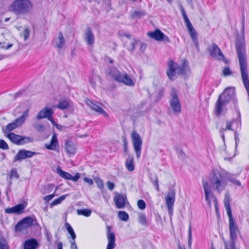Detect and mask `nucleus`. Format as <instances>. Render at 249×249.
I'll list each match as a JSON object with an SVG mask.
<instances>
[{"mask_svg": "<svg viewBox=\"0 0 249 249\" xmlns=\"http://www.w3.org/2000/svg\"><path fill=\"white\" fill-rule=\"evenodd\" d=\"M235 89L234 87H228L220 94L218 97L215 105L214 114L219 116L224 110L223 107H225L232 100L234 105L237 103V99L235 97Z\"/></svg>", "mask_w": 249, "mask_h": 249, "instance_id": "nucleus-1", "label": "nucleus"}, {"mask_svg": "<svg viewBox=\"0 0 249 249\" xmlns=\"http://www.w3.org/2000/svg\"><path fill=\"white\" fill-rule=\"evenodd\" d=\"M235 49L238 58L247 57L245 37V16L244 14L242 18L241 34L237 33L235 37Z\"/></svg>", "mask_w": 249, "mask_h": 249, "instance_id": "nucleus-2", "label": "nucleus"}, {"mask_svg": "<svg viewBox=\"0 0 249 249\" xmlns=\"http://www.w3.org/2000/svg\"><path fill=\"white\" fill-rule=\"evenodd\" d=\"M33 8L30 0H15L10 6L11 10L17 15H26Z\"/></svg>", "mask_w": 249, "mask_h": 249, "instance_id": "nucleus-3", "label": "nucleus"}, {"mask_svg": "<svg viewBox=\"0 0 249 249\" xmlns=\"http://www.w3.org/2000/svg\"><path fill=\"white\" fill-rule=\"evenodd\" d=\"M210 182L213 189L218 193L223 191L227 185V183L224 180L221 173L217 169L212 170Z\"/></svg>", "mask_w": 249, "mask_h": 249, "instance_id": "nucleus-4", "label": "nucleus"}, {"mask_svg": "<svg viewBox=\"0 0 249 249\" xmlns=\"http://www.w3.org/2000/svg\"><path fill=\"white\" fill-rule=\"evenodd\" d=\"M7 137L14 144L20 145H23L33 141V138L22 135L16 134L10 132L7 135Z\"/></svg>", "mask_w": 249, "mask_h": 249, "instance_id": "nucleus-5", "label": "nucleus"}, {"mask_svg": "<svg viewBox=\"0 0 249 249\" xmlns=\"http://www.w3.org/2000/svg\"><path fill=\"white\" fill-rule=\"evenodd\" d=\"M29 109L27 108L20 117L16 119L14 122L8 124L5 127V132H11L14 129L21 126L29 115Z\"/></svg>", "mask_w": 249, "mask_h": 249, "instance_id": "nucleus-6", "label": "nucleus"}, {"mask_svg": "<svg viewBox=\"0 0 249 249\" xmlns=\"http://www.w3.org/2000/svg\"><path fill=\"white\" fill-rule=\"evenodd\" d=\"M131 138L137 158L139 159L141 155L142 140L140 135L135 131H132Z\"/></svg>", "mask_w": 249, "mask_h": 249, "instance_id": "nucleus-7", "label": "nucleus"}, {"mask_svg": "<svg viewBox=\"0 0 249 249\" xmlns=\"http://www.w3.org/2000/svg\"><path fill=\"white\" fill-rule=\"evenodd\" d=\"M224 206L229 219V229L238 228L237 224L232 216L229 197L227 194L225 195L224 198Z\"/></svg>", "mask_w": 249, "mask_h": 249, "instance_id": "nucleus-8", "label": "nucleus"}, {"mask_svg": "<svg viewBox=\"0 0 249 249\" xmlns=\"http://www.w3.org/2000/svg\"><path fill=\"white\" fill-rule=\"evenodd\" d=\"M170 105L171 108L175 112H181V105L177 93V90L173 88L170 94Z\"/></svg>", "mask_w": 249, "mask_h": 249, "instance_id": "nucleus-9", "label": "nucleus"}, {"mask_svg": "<svg viewBox=\"0 0 249 249\" xmlns=\"http://www.w3.org/2000/svg\"><path fill=\"white\" fill-rule=\"evenodd\" d=\"M230 240L225 241V249H236V241L237 240V234L240 232L239 228L229 229Z\"/></svg>", "mask_w": 249, "mask_h": 249, "instance_id": "nucleus-10", "label": "nucleus"}, {"mask_svg": "<svg viewBox=\"0 0 249 249\" xmlns=\"http://www.w3.org/2000/svg\"><path fill=\"white\" fill-rule=\"evenodd\" d=\"M38 154L39 153L24 149H20L18 152L17 155L14 157L13 162L14 163L17 161L21 162L26 159L31 158L33 156Z\"/></svg>", "mask_w": 249, "mask_h": 249, "instance_id": "nucleus-11", "label": "nucleus"}, {"mask_svg": "<svg viewBox=\"0 0 249 249\" xmlns=\"http://www.w3.org/2000/svg\"><path fill=\"white\" fill-rule=\"evenodd\" d=\"M147 35L157 41H163L165 43H170V38L162 33L159 29H156L153 32H148Z\"/></svg>", "mask_w": 249, "mask_h": 249, "instance_id": "nucleus-12", "label": "nucleus"}, {"mask_svg": "<svg viewBox=\"0 0 249 249\" xmlns=\"http://www.w3.org/2000/svg\"><path fill=\"white\" fill-rule=\"evenodd\" d=\"M105 74L113 80L118 82L123 73L116 67L110 66L106 69Z\"/></svg>", "mask_w": 249, "mask_h": 249, "instance_id": "nucleus-13", "label": "nucleus"}, {"mask_svg": "<svg viewBox=\"0 0 249 249\" xmlns=\"http://www.w3.org/2000/svg\"><path fill=\"white\" fill-rule=\"evenodd\" d=\"M56 172L61 178L66 180H71L77 181L80 178L81 174L76 173L74 176H72L70 173L63 171L60 166L56 168Z\"/></svg>", "mask_w": 249, "mask_h": 249, "instance_id": "nucleus-14", "label": "nucleus"}, {"mask_svg": "<svg viewBox=\"0 0 249 249\" xmlns=\"http://www.w3.org/2000/svg\"><path fill=\"white\" fill-rule=\"evenodd\" d=\"M111 226H107V238L108 244L106 249H114L116 247L115 235L114 233L111 231Z\"/></svg>", "mask_w": 249, "mask_h": 249, "instance_id": "nucleus-15", "label": "nucleus"}, {"mask_svg": "<svg viewBox=\"0 0 249 249\" xmlns=\"http://www.w3.org/2000/svg\"><path fill=\"white\" fill-rule=\"evenodd\" d=\"M26 206L27 204L19 203L12 207L6 208L5 213L9 214L16 213L19 214L23 213Z\"/></svg>", "mask_w": 249, "mask_h": 249, "instance_id": "nucleus-16", "label": "nucleus"}, {"mask_svg": "<svg viewBox=\"0 0 249 249\" xmlns=\"http://www.w3.org/2000/svg\"><path fill=\"white\" fill-rule=\"evenodd\" d=\"M22 222L26 226L27 229L34 226V227H39L37 219L34 215L31 216H26L21 219Z\"/></svg>", "mask_w": 249, "mask_h": 249, "instance_id": "nucleus-17", "label": "nucleus"}, {"mask_svg": "<svg viewBox=\"0 0 249 249\" xmlns=\"http://www.w3.org/2000/svg\"><path fill=\"white\" fill-rule=\"evenodd\" d=\"M176 65L172 60H170L168 63L169 68L166 73L169 78L171 80H174L177 78L176 72H177V66Z\"/></svg>", "mask_w": 249, "mask_h": 249, "instance_id": "nucleus-18", "label": "nucleus"}, {"mask_svg": "<svg viewBox=\"0 0 249 249\" xmlns=\"http://www.w3.org/2000/svg\"><path fill=\"white\" fill-rule=\"evenodd\" d=\"M127 200L126 196L121 194H117L114 197V201L116 206L118 209H123L125 205V201Z\"/></svg>", "mask_w": 249, "mask_h": 249, "instance_id": "nucleus-19", "label": "nucleus"}, {"mask_svg": "<svg viewBox=\"0 0 249 249\" xmlns=\"http://www.w3.org/2000/svg\"><path fill=\"white\" fill-rule=\"evenodd\" d=\"M207 50L210 55L213 58L217 59L218 57L223 55L222 52L215 43H213L211 46L208 47Z\"/></svg>", "mask_w": 249, "mask_h": 249, "instance_id": "nucleus-20", "label": "nucleus"}, {"mask_svg": "<svg viewBox=\"0 0 249 249\" xmlns=\"http://www.w3.org/2000/svg\"><path fill=\"white\" fill-rule=\"evenodd\" d=\"M53 113L54 112L52 108L45 107L38 113L36 118L37 120H40L45 118L48 119L51 116L53 115Z\"/></svg>", "mask_w": 249, "mask_h": 249, "instance_id": "nucleus-21", "label": "nucleus"}, {"mask_svg": "<svg viewBox=\"0 0 249 249\" xmlns=\"http://www.w3.org/2000/svg\"><path fill=\"white\" fill-rule=\"evenodd\" d=\"M84 39L89 46H92L95 43L94 35L89 27H87L86 28Z\"/></svg>", "mask_w": 249, "mask_h": 249, "instance_id": "nucleus-22", "label": "nucleus"}, {"mask_svg": "<svg viewBox=\"0 0 249 249\" xmlns=\"http://www.w3.org/2000/svg\"><path fill=\"white\" fill-rule=\"evenodd\" d=\"M86 103L91 109L95 111L100 114H102L106 118H108L109 117L108 114L100 106L94 103L91 100L88 99Z\"/></svg>", "mask_w": 249, "mask_h": 249, "instance_id": "nucleus-23", "label": "nucleus"}, {"mask_svg": "<svg viewBox=\"0 0 249 249\" xmlns=\"http://www.w3.org/2000/svg\"><path fill=\"white\" fill-rule=\"evenodd\" d=\"M23 245V249H37L39 247L38 242L34 238L25 240Z\"/></svg>", "mask_w": 249, "mask_h": 249, "instance_id": "nucleus-24", "label": "nucleus"}, {"mask_svg": "<svg viewBox=\"0 0 249 249\" xmlns=\"http://www.w3.org/2000/svg\"><path fill=\"white\" fill-rule=\"evenodd\" d=\"M45 147L46 149L51 150H57L59 148L58 140L56 134L54 133L52 137L50 144H45Z\"/></svg>", "mask_w": 249, "mask_h": 249, "instance_id": "nucleus-25", "label": "nucleus"}, {"mask_svg": "<svg viewBox=\"0 0 249 249\" xmlns=\"http://www.w3.org/2000/svg\"><path fill=\"white\" fill-rule=\"evenodd\" d=\"M65 149L68 154L74 155L76 153V146L74 143L71 140H66L65 143Z\"/></svg>", "mask_w": 249, "mask_h": 249, "instance_id": "nucleus-26", "label": "nucleus"}, {"mask_svg": "<svg viewBox=\"0 0 249 249\" xmlns=\"http://www.w3.org/2000/svg\"><path fill=\"white\" fill-rule=\"evenodd\" d=\"M167 206H174L175 201V191L174 189H170L165 197Z\"/></svg>", "mask_w": 249, "mask_h": 249, "instance_id": "nucleus-27", "label": "nucleus"}, {"mask_svg": "<svg viewBox=\"0 0 249 249\" xmlns=\"http://www.w3.org/2000/svg\"><path fill=\"white\" fill-rule=\"evenodd\" d=\"M118 82L123 83L125 85L129 86H133L135 85V83L132 79L126 73H123Z\"/></svg>", "mask_w": 249, "mask_h": 249, "instance_id": "nucleus-28", "label": "nucleus"}, {"mask_svg": "<svg viewBox=\"0 0 249 249\" xmlns=\"http://www.w3.org/2000/svg\"><path fill=\"white\" fill-rule=\"evenodd\" d=\"M202 184L204 191L205 199L209 203H210L211 201L209 199V195L211 192V186L209 184L207 181L204 180L202 181Z\"/></svg>", "mask_w": 249, "mask_h": 249, "instance_id": "nucleus-29", "label": "nucleus"}, {"mask_svg": "<svg viewBox=\"0 0 249 249\" xmlns=\"http://www.w3.org/2000/svg\"><path fill=\"white\" fill-rule=\"evenodd\" d=\"M125 163L126 167L129 171L132 172L134 170V158L132 155H128Z\"/></svg>", "mask_w": 249, "mask_h": 249, "instance_id": "nucleus-30", "label": "nucleus"}, {"mask_svg": "<svg viewBox=\"0 0 249 249\" xmlns=\"http://www.w3.org/2000/svg\"><path fill=\"white\" fill-rule=\"evenodd\" d=\"M138 223L142 226L148 227L149 221L147 218L146 215L144 213H140L138 216Z\"/></svg>", "mask_w": 249, "mask_h": 249, "instance_id": "nucleus-31", "label": "nucleus"}, {"mask_svg": "<svg viewBox=\"0 0 249 249\" xmlns=\"http://www.w3.org/2000/svg\"><path fill=\"white\" fill-rule=\"evenodd\" d=\"M226 180L232 183L233 185L238 187L241 186L240 181L239 180L235 178H234V175H231L228 173H226Z\"/></svg>", "mask_w": 249, "mask_h": 249, "instance_id": "nucleus-32", "label": "nucleus"}, {"mask_svg": "<svg viewBox=\"0 0 249 249\" xmlns=\"http://www.w3.org/2000/svg\"><path fill=\"white\" fill-rule=\"evenodd\" d=\"M234 107L236 110V112L237 115V119L236 120H234L235 121V122L237 123V127H239L240 129H241V114L240 110L238 108L237 103L234 105Z\"/></svg>", "mask_w": 249, "mask_h": 249, "instance_id": "nucleus-33", "label": "nucleus"}, {"mask_svg": "<svg viewBox=\"0 0 249 249\" xmlns=\"http://www.w3.org/2000/svg\"><path fill=\"white\" fill-rule=\"evenodd\" d=\"M68 195H65L60 196L59 197L54 199L50 204V207H53L54 206L60 204L63 200H64Z\"/></svg>", "mask_w": 249, "mask_h": 249, "instance_id": "nucleus-34", "label": "nucleus"}, {"mask_svg": "<svg viewBox=\"0 0 249 249\" xmlns=\"http://www.w3.org/2000/svg\"><path fill=\"white\" fill-rule=\"evenodd\" d=\"M69 102L65 99L60 100L57 105V107L61 110H64L69 107Z\"/></svg>", "mask_w": 249, "mask_h": 249, "instance_id": "nucleus-35", "label": "nucleus"}, {"mask_svg": "<svg viewBox=\"0 0 249 249\" xmlns=\"http://www.w3.org/2000/svg\"><path fill=\"white\" fill-rule=\"evenodd\" d=\"M77 213L78 215H82L86 217H89L91 213V210L88 209H77Z\"/></svg>", "mask_w": 249, "mask_h": 249, "instance_id": "nucleus-36", "label": "nucleus"}, {"mask_svg": "<svg viewBox=\"0 0 249 249\" xmlns=\"http://www.w3.org/2000/svg\"><path fill=\"white\" fill-rule=\"evenodd\" d=\"M27 230L26 226L22 222V220L19 221L16 225L15 227V231L17 232H21L23 231Z\"/></svg>", "mask_w": 249, "mask_h": 249, "instance_id": "nucleus-37", "label": "nucleus"}, {"mask_svg": "<svg viewBox=\"0 0 249 249\" xmlns=\"http://www.w3.org/2000/svg\"><path fill=\"white\" fill-rule=\"evenodd\" d=\"M177 73L178 74L185 75L186 74L187 66L185 63H183L180 67L177 64Z\"/></svg>", "mask_w": 249, "mask_h": 249, "instance_id": "nucleus-38", "label": "nucleus"}, {"mask_svg": "<svg viewBox=\"0 0 249 249\" xmlns=\"http://www.w3.org/2000/svg\"><path fill=\"white\" fill-rule=\"evenodd\" d=\"M118 218L124 221H127L129 219V215L125 211H120L118 212Z\"/></svg>", "mask_w": 249, "mask_h": 249, "instance_id": "nucleus-39", "label": "nucleus"}, {"mask_svg": "<svg viewBox=\"0 0 249 249\" xmlns=\"http://www.w3.org/2000/svg\"><path fill=\"white\" fill-rule=\"evenodd\" d=\"M122 140H123V142L124 152L127 156H128V155H131V154H129V150L128 149V142H127V139L125 136H123Z\"/></svg>", "mask_w": 249, "mask_h": 249, "instance_id": "nucleus-40", "label": "nucleus"}, {"mask_svg": "<svg viewBox=\"0 0 249 249\" xmlns=\"http://www.w3.org/2000/svg\"><path fill=\"white\" fill-rule=\"evenodd\" d=\"M59 42L56 44V47L61 49L63 47L65 42V39L62 33H59L58 35Z\"/></svg>", "mask_w": 249, "mask_h": 249, "instance_id": "nucleus-41", "label": "nucleus"}, {"mask_svg": "<svg viewBox=\"0 0 249 249\" xmlns=\"http://www.w3.org/2000/svg\"><path fill=\"white\" fill-rule=\"evenodd\" d=\"M65 227L69 232V233L71 235V236H72L73 237H75L76 236V234L72 228L71 225L68 223L66 222L65 223Z\"/></svg>", "mask_w": 249, "mask_h": 249, "instance_id": "nucleus-42", "label": "nucleus"}, {"mask_svg": "<svg viewBox=\"0 0 249 249\" xmlns=\"http://www.w3.org/2000/svg\"><path fill=\"white\" fill-rule=\"evenodd\" d=\"M145 15V11L143 10L142 11H135L132 14L131 17L132 18H141L142 16Z\"/></svg>", "mask_w": 249, "mask_h": 249, "instance_id": "nucleus-43", "label": "nucleus"}, {"mask_svg": "<svg viewBox=\"0 0 249 249\" xmlns=\"http://www.w3.org/2000/svg\"><path fill=\"white\" fill-rule=\"evenodd\" d=\"M9 177H10V179H12L13 178H16V179H18L19 178V175L18 174L16 168H13L11 170Z\"/></svg>", "mask_w": 249, "mask_h": 249, "instance_id": "nucleus-44", "label": "nucleus"}, {"mask_svg": "<svg viewBox=\"0 0 249 249\" xmlns=\"http://www.w3.org/2000/svg\"><path fill=\"white\" fill-rule=\"evenodd\" d=\"M54 187V185L53 184H48L43 187V191L44 193H50L53 188Z\"/></svg>", "mask_w": 249, "mask_h": 249, "instance_id": "nucleus-45", "label": "nucleus"}, {"mask_svg": "<svg viewBox=\"0 0 249 249\" xmlns=\"http://www.w3.org/2000/svg\"><path fill=\"white\" fill-rule=\"evenodd\" d=\"M139 42V40L138 39L134 38L133 41L130 44V46H129V48H128V50L129 51L133 52V51L135 49L136 45L138 44Z\"/></svg>", "mask_w": 249, "mask_h": 249, "instance_id": "nucleus-46", "label": "nucleus"}, {"mask_svg": "<svg viewBox=\"0 0 249 249\" xmlns=\"http://www.w3.org/2000/svg\"><path fill=\"white\" fill-rule=\"evenodd\" d=\"M0 249H10L6 240L3 238L0 239Z\"/></svg>", "mask_w": 249, "mask_h": 249, "instance_id": "nucleus-47", "label": "nucleus"}, {"mask_svg": "<svg viewBox=\"0 0 249 249\" xmlns=\"http://www.w3.org/2000/svg\"><path fill=\"white\" fill-rule=\"evenodd\" d=\"M187 29L191 38L197 36V33L193 26Z\"/></svg>", "mask_w": 249, "mask_h": 249, "instance_id": "nucleus-48", "label": "nucleus"}, {"mask_svg": "<svg viewBox=\"0 0 249 249\" xmlns=\"http://www.w3.org/2000/svg\"><path fill=\"white\" fill-rule=\"evenodd\" d=\"M137 205L138 208L141 210H144L146 208V203L142 199H140L137 201Z\"/></svg>", "mask_w": 249, "mask_h": 249, "instance_id": "nucleus-49", "label": "nucleus"}, {"mask_svg": "<svg viewBox=\"0 0 249 249\" xmlns=\"http://www.w3.org/2000/svg\"><path fill=\"white\" fill-rule=\"evenodd\" d=\"M0 148L2 150H7L9 148L8 144L3 140H0Z\"/></svg>", "mask_w": 249, "mask_h": 249, "instance_id": "nucleus-50", "label": "nucleus"}, {"mask_svg": "<svg viewBox=\"0 0 249 249\" xmlns=\"http://www.w3.org/2000/svg\"><path fill=\"white\" fill-rule=\"evenodd\" d=\"M188 247L189 248L191 247L192 243V231H191V225L189 226V231H188Z\"/></svg>", "mask_w": 249, "mask_h": 249, "instance_id": "nucleus-51", "label": "nucleus"}, {"mask_svg": "<svg viewBox=\"0 0 249 249\" xmlns=\"http://www.w3.org/2000/svg\"><path fill=\"white\" fill-rule=\"evenodd\" d=\"M192 39L193 40V42L194 45L195 46L197 51L198 52H199L200 49H199V43H198L197 36L192 37Z\"/></svg>", "mask_w": 249, "mask_h": 249, "instance_id": "nucleus-52", "label": "nucleus"}, {"mask_svg": "<svg viewBox=\"0 0 249 249\" xmlns=\"http://www.w3.org/2000/svg\"><path fill=\"white\" fill-rule=\"evenodd\" d=\"M223 74L224 76H229L232 74L231 71L229 67H226L224 68L223 71Z\"/></svg>", "mask_w": 249, "mask_h": 249, "instance_id": "nucleus-53", "label": "nucleus"}, {"mask_svg": "<svg viewBox=\"0 0 249 249\" xmlns=\"http://www.w3.org/2000/svg\"><path fill=\"white\" fill-rule=\"evenodd\" d=\"M155 221L157 224H162V220L161 216L158 213H155Z\"/></svg>", "mask_w": 249, "mask_h": 249, "instance_id": "nucleus-54", "label": "nucleus"}, {"mask_svg": "<svg viewBox=\"0 0 249 249\" xmlns=\"http://www.w3.org/2000/svg\"><path fill=\"white\" fill-rule=\"evenodd\" d=\"M235 122L234 120H233L232 121H227L226 122L227 126L225 128H223L222 129L224 131H226L227 130H232L233 131L234 130L231 128V125L233 122Z\"/></svg>", "mask_w": 249, "mask_h": 249, "instance_id": "nucleus-55", "label": "nucleus"}, {"mask_svg": "<svg viewBox=\"0 0 249 249\" xmlns=\"http://www.w3.org/2000/svg\"><path fill=\"white\" fill-rule=\"evenodd\" d=\"M154 179H155L154 181L152 183L153 184V185L155 187L156 190L158 191H159L160 190H159V180H158V178L157 175H156L154 176Z\"/></svg>", "mask_w": 249, "mask_h": 249, "instance_id": "nucleus-56", "label": "nucleus"}, {"mask_svg": "<svg viewBox=\"0 0 249 249\" xmlns=\"http://www.w3.org/2000/svg\"><path fill=\"white\" fill-rule=\"evenodd\" d=\"M234 140H235V149H236L238 146V144L239 142V141H240L239 138L238 137L239 134L237 133L236 130L234 131Z\"/></svg>", "mask_w": 249, "mask_h": 249, "instance_id": "nucleus-57", "label": "nucleus"}, {"mask_svg": "<svg viewBox=\"0 0 249 249\" xmlns=\"http://www.w3.org/2000/svg\"><path fill=\"white\" fill-rule=\"evenodd\" d=\"M217 60L223 61L226 64H228L230 63V61L225 58L223 53V55H222V56L217 57Z\"/></svg>", "mask_w": 249, "mask_h": 249, "instance_id": "nucleus-58", "label": "nucleus"}, {"mask_svg": "<svg viewBox=\"0 0 249 249\" xmlns=\"http://www.w3.org/2000/svg\"><path fill=\"white\" fill-rule=\"evenodd\" d=\"M96 182L97 183V184L98 185V186L99 187V188L100 189L103 188V187H104V184L103 183L102 180L101 178H98L96 180Z\"/></svg>", "mask_w": 249, "mask_h": 249, "instance_id": "nucleus-59", "label": "nucleus"}, {"mask_svg": "<svg viewBox=\"0 0 249 249\" xmlns=\"http://www.w3.org/2000/svg\"><path fill=\"white\" fill-rule=\"evenodd\" d=\"M30 30L28 28H25L23 31L24 38L26 40L29 36Z\"/></svg>", "mask_w": 249, "mask_h": 249, "instance_id": "nucleus-60", "label": "nucleus"}, {"mask_svg": "<svg viewBox=\"0 0 249 249\" xmlns=\"http://www.w3.org/2000/svg\"><path fill=\"white\" fill-rule=\"evenodd\" d=\"M107 188H108V189L109 190H112L115 187L114 184L113 182H110L109 181H108L107 182Z\"/></svg>", "mask_w": 249, "mask_h": 249, "instance_id": "nucleus-61", "label": "nucleus"}, {"mask_svg": "<svg viewBox=\"0 0 249 249\" xmlns=\"http://www.w3.org/2000/svg\"><path fill=\"white\" fill-rule=\"evenodd\" d=\"M84 180L87 182L89 185H92L93 183V181L92 179L90 178H89L87 177H85L84 178Z\"/></svg>", "mask_w": 249, "mask_h": 249, "instance_id": "nucleus-62", "label": "nucleus"}, {"mask_svg": "<svg viewBox=\"0 0 249 249\" xmlns=\"http://www.w3.org/2000/svg\"><path fill=\"white\" fill-rule=\"evenodd\" d=\"M36 128L40 131H43L45 129L44 126L43 124H39L36 126Z\"/></svg>", "mask_w": 249, "mask_h": 249, "instance_id": "nucleus-63", "label": "nucleus"}, {"mask_svg": "<svg viewBox=\"0 0 249 249\" xmlns=\"http://www.w3.org/2000/svg\"><path fill=\"white\" fill-rule=\"evenodd\" d=\"M53 198V195H48L44 197L43 199L46 201V202L47 203L49 201H50L51 199Z\"/></svg>", "mask_w": 249, "mask_h": 249, "instance_id": "nucleus-64", "label": "nucleus"}]
</instances>
